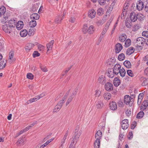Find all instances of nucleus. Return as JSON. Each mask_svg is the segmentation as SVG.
Masks as SVG:
<instances>
[{
  "label": "nucleus",
  "mask_w": 148,
  "mask_h": 148,
  "mask_svg": "<svg viewBox=\"0 0 148 148\" xmlns=\"http://www.w3.org/2000/svg\"><path fill=\"white\" fill-rule=\"evenodd\" d=\"M114 85L115 86H118L120 84V80L117 77L115 78L113 82Z\"/></svg>",
  "instance_id": "28"
},
{
  "label": "nucleus",
  "mask_w": 148,
  "mask_h": 148,
  "mask_svg": "<svg viewBox=\"0 0 148 148\" xmlns=\"http://www.w3.org/2000/svg\"><path fill=\"white\" fill-rule=\"evenodd\" d=\"M144 115V113L143 111H140L137 115L136 118L140 119L142 118Z\"/></svg>",
  "instance_id": "39"
},
{
  "label": "nucleus",
  "mask_w": 148,
  "mask_h": 148,
  "mask_svg": "<svg viewBox=\"0 0 148 148\" xmlns=\"http://www.w3.org/2000/svg\"><path fill=\"white\" fill-rule=\"evenodd\" d=\"M27 31L25 29L21 31L20 33V35L21 37H25L27 34Z\"/></svg>",
  "instance_id": "34"
},
{
  "label": "nucleus",
  "mask_w": 148,
  "mask_h": 148,
  "mask_svg": "<svg viewBox=\"0 0 148 148\" xmlns=\"http://www.w3.org/2000/svg\"><path fill=\"white\" fill-rule=\"evenodd\" d=\"M125 25L128 28H130L132 27L131 23L129 19H127L125 20Z\"/></svg>",
  "instance_id": "33"
},
{
  "label": "nucleus",
  "mask_w": 148,
  "mask_h": 148,
  "mask_svg": "<svg viewBox=\"0 0 148 148\" xmlns=\"http://www.w3.org/2000/svg\"><path fill=\"white\" fill-rule=\"evenodd\" d=\"M145 74L148 76V67L144 71Z\"/></svg>",
  "instance_id": "64"
},
{
  "label": "nucleus",
  "mask_w": 148,
  "mask_h": 148,
  "mask_svg": "<svg viewBox=\"0 0 148 148\" xmlns=\"http://www.w3.org/2000/svg\"><path fill=\"white\" fill-rule=\"evenodd\" d=\"M95 148H99L100 146V140L96 139L94 143Z\"/></svg>",
  "instance_id": "31"
},
{
  "label": "nucleus",
  "mask_w": 148,
  "mask_h": 148,
  "mask_svg": "<svg viewBox=\"0 0 148 148\" xmlns=\"http://www.w3.org/2000/svg\"><path fill=\"white\" fill-rule=\"evenodd\" d=\"M95 95L96 97H99L100 96L101 94V92L100 90H96L95 91Z\"/></svg>",
  "instance_id": "55"
},
{
  "label": "nucleus",
  "mask_w": 148,
  "mask_h": 148,
  "mask_svg": "<svg viewBox=\"0 0 148 148\" xmlns=\"http://www.w3.org/2000/svg\"><path fill=\"white\" fill-rule=\"evenodd\" d=\"M38 49L39 51H42L44 49V47L41 45H39L38 46Z\"/></svg>",
  "instance_id": "48"
},
{
  "label": "nucleus",
  "mask_w": 148,
  "mask_h": 148,
  "mask_svg": "<svg viewBox=\"0 0 148 148\" xmlns=\"http://www.w3.org/2000/svg\"><path fill=\"white\" fill-rule=\"evenodd\" d=\"M103 97L105 100H108L111 99V95L109 92L105 93L103 95Z\"/></svg>",
  "instance_id": "26"
},
{
  "label": "nucleus",
  "mask_w": 148,
  "mask_h": 148,
  "mask_svg": "<svg viewBox=\"0 0 148 148\" xmlns=\"http://www.w3.org/2000/svg\"><path fill=\"white\" fill-rule=\"evenodd\" d=\"M6 63V60H4L0 62V69H2L5 67Z\"/></svg>",
  "instance_id": "30"
},
{
  "label": "nucleus",
  "mask_w": 148,
  "mask_h": 148,
  "mask_svg": "<svg viewBox=\"0 0 148 148\" xmlns=\"http://www.w3.org/2000/svg\"><path fill=\"white\" fill-rule=\"evenodd\" d=\"M78 140V139L74 138L69 146V148H75L74 147L75 145L76 144Z\"/></svg>",
  "instance_id": "22"
},
{
  "label": "nucleus",
  "mask_w": 148,
  "mask_h": 148,
  "mask_svg": "<svg viewBox=\"0 0 148 148\" xmlns=\"http://www.w3.org/2000/svg\"><path fill=\"white\" fill-rule=\"evenodd\" d=\"M119 73L120 76L122 77H123L125 76L126 72L125 70L122 68L120 70Z\"/></svg>",
  "instance_id": "38"
},
{
  "label": "nucleus",
  "mask_w": 148,
  "mask_h": 148,
  "mask_svg": "<svg viewBox=\"0 0 148 148\" xmlns=\"http://www.w3.org/2000/svg\"><path fill=\"white\" fill-rule=\"evenodd\" d=\"M145 93V91L142 93L139 94L138 96V98L143 99V96Z\"/></svg>",
  "instance_id": "52"
},
{
  "label": "nucleus",
  "mask_w": 148,
  "mask_h": 148,
  "mask_svg": "<svg viewBox=\"0 0 148 148\" xmlns=\"http://www.w3.org/2000/svg\"><path fill=\"white\" fill-rule=\"evenodd\" d=\"M6 12V8L4 6H2L0 8V12L2 14H3Z\"/></svg>",
  "instance_id": "42"
},
{
  "label": "nucleus",
  "mask_w": 148,
  "mask_h": 148,
  "mask_svg": "<svg viewBox=\"0 0 148 148\" xmlns=\"http://www.w3.org/2000/svg\"><path fill=\"white\" fill-rule=\"evenodd\" d=\"M136 122H133V123L132 124L131 128L132 129H133L135 127L136 125Z\"/></svg>",
  "instance_id": "61"
},
{
  "label": "nucleus",
  "mask_w": 148,
  "mask_h": 148,
  "mask_svg": "<svg viewBox=\"0 0 148 148\" xmlns=\"http://www.w3.org/2000/svg\"><path fill=\"white\" fill-rule=\"evenodd\" d=\"M54 43V41L53 40H52L49 43L47 44V53L49 51L51 50Z\"/></svg>",
  "instance_id": "14"
},
{
  "label": "nucleus",
  "mask_w": 148,
  "mask_h": 148,
  "mask_svg": "<svg viewBox=\"0 0 148 148\" xmlns=\"http://www.w3.org/2000/svg\"><path fill=\"white\" fill-rule=\"evenodd\" d=\"M142 15L141 14H138L137 15L134 12H132L130 15V17L131 21L132 22H135L137 20L139 16Z\"/></svg>",
  "instance_id": "4"
},
{
  "label": "nucleus",
  "mask_w": 148,
  "mask_h": 148,
  "mask_svg": "<svg viewBox=\"0 0 148 148\" xmlns=\"http://www.w3.org/2000/svg\"><path fill=\"white\" fill-rule=\"evenodd\" d=\"M142 36L146 37H148V31H144L142 33Z\"/></svg>",
  "instance_id": "56"
},
{
  "label": "nucleus",
  "mask_w": 148,
  "mask_h": 148,
  "mask_svg": "<svg viewBox=\"0 0 148 148\" xmlns=\"http://www.w3.org/2000/svg\"><path fill=\"white\" fill-rule=\"evenodd\" d=\"M125 113L126 115L127 116H130L131 114V110L127 109Z\"/></svg>",
  "instance_id": "58"
},
{
  "label": "nucleus",
  "mask_w": 148,
  "mask_h": 148,
  "mask_svg": "<svg viewBox=\"0 0 148 148\" xmlns=\"http://www.w3.org/2000/svg\"><path fill=\"white\" fill-rule=\"evenodd\" d=\"M105 89L107 91H110L112 90L113 86L112 84L109 82L106 83L105 85Z\"/></svg>",
  "instance_id": "7"
},
{
  "label": "nucleus",
  "mask_w": 148,
  "mask_h": 148,
  "mask_svg": "<svg viewBox=\"0 0 148 148\" xmlns=\"http://www.w3.org/2000/svg\"><path fill=\"white\" fill-rule=\"evenodd\" d=\"M73 98H72L71 97H70L67 100V101H66V106H67L72 101V99Z\"/></svg>",
  "instance_id": "59"
},
{
  "label": "nucleus",
  "mask_w": 148,
  "mask_h": 148,
  "mask_svg": "<svg viewBox=\"0 0 148 148\" xmlns=\"http://www.w3.org/2000/svg\"><path fill=\"white\" fill-rule=\"evenodd\" d=\"M98 81L100 83L104 84L106 82L104 76L102 75L100 76L98 79Z\"/></svg>",
  "instance_id": "25"
},
{
  "label": "nucleus",
  "mask_w": 148,
  "mask_h": 148,
  "mask_svg": "<svg viewBox=\"0 0 148 148\" xmlns=\"http://www.w3.org/2000/svg\"><path fill=\"white\" fill-rule=\"evenodd\" d=\"M34 34V30L32 28H30L29 29L28 32V35L31 36H33Z\"/></svg>",
  "instance_id": "45"
},
{
  "label": "nucleus",
  "mask_w": 148,
  "mask_h": 148,
  "mask_svg": "<svg viewBox=\"0 0 148 148\" xmlns=\"http://www.w3.org/2000/svg\"><path fill=\"white\" fill-rule=\"evenodd\" d=\"M104 20L103 19L102 20H99L97 21V24L98 26H99L100 25H103L104 23Z\"/></svg>",
  "instance_id": "53"
},
{
  "label": "nucleus",
  "mask_w": 148,
  "mask_h": 148,
  "mask_svg": "<svg viewBox=\"0 0 148 148\" xmlns=\"http://www.w3.org/2000/svg\"><path fill=\"white\" fill-rule=\"evenodd\" d=\"M124 102L126 104H129V106H131L133 103L134 99L129 95H126L124 97Z\"/></svg>",
  "instance_id": "3"
},
{
  "label": "nucleus",
  "mask_w": 148,
  "mask_h": 148,
  "mask_svg": "<svg viewBox=\"0 0 148 148\" xmlns=\"http://www.w3.org/2000/svg\"><path fill=\"white\" fill-rule=\"evenodd\" d=\"M122 45L120 43L116 44L115 46V51L116 53H119L122 49Z\"/></svg>",
  "instance_id": "9"
},
{
  "label": "nucleus",
  "mask_w": 148,
  "mask_h": 148,
  "mask_svg": "<svg viewBox=\"0 0 148 148\" xmlns=\"http://www.w3.org/2000/svg\"><path fill=\"white\" fill-rule=\"evenodd\" d=\"M131 40L130 39H127L125 41V47H129L131 44Z\"/></svg>",
  "instance_id": "36"
},
{
  "label": "nucleus",
  "mask_w": 148,
  "mask_h": 148,
  "mask_svg": "<svg viewBox=\"0 0 148 148\" xmlns=\"http://www.w3.org/2000/svg\"><path fill=\"white\" fill-rule=\"evenodd\" d=\"M26 140L25 137H21L16 142V145H23L24 144V142Z\"/></svg>",
  "instance_id": "10"
},
{
  "label": "nucleus",
  "mask_w": 148,
  "mask_h": 148,
  "mask_svg": "<svg viewBox=\"0 0 148 148\" xmlns=\"http://www.w3.org/2000/svg\"><path fill=\"white\" fill-rule=\"evenodd\" d=\"M127 74L131 77H133L134 76V74L133 73L132 71L130 70H127Z\"/></svg>",
  "instance_id": "46"
},
{
  "label": "nucleus",
  "mask_w": 148,
  "mask_h": 148,
  "mask_svg": "<svg viewBox=\"0 0 148 148\" xmlns=\"http://www.w3.org/2000/svg\"><path fill=\"white\" fill-rule=\"evenodd\" d=\"M82 133V131L79 130V127H77L75 131L74 137L77 139H78Z\"/></svg>",
  "instance_id": "5"
},
{
  "label": "nucleus",
  "mask_w": 148,
  "mask_h": 148,
  "mask_svg": "<svg viewBox=\"0 0 148 148\" xmlns=\"http://www.w3.org/2000/svg\"><path fill=\"white\" fill-rule=\"evenodd\" d=\"M125 58V55L123 53H121L119 55L118 57V59L120 61L123 60Z\"/></svg>",
  "instance_id": "40"
},
{
  "label": "nucleus",
  "mask_w": 148,
  "mask_h": 148,
  "mask_svg": "<svg viewBox=\"0 0 148 148\" xmlns=\"http://www.w3.org/2000/svg\"><path fill=\"white\" fill-rule=\"evenodd\" d=\"M62 18H61L60 16H59L57 17L55 19V22L57 23H60L62 19Z\"/></svg>",
  "instance_id": "44"
},
{
  "label": "nucleus",
  "mask_w": 148,
  "mask_h": 148,
  "mask_svg": "<svg viewBox=\"0 0 148 148\" xmlns=\"http://www.w3.org/2000/svg\"><path fill=\"white\" fill-rule=\"evenodd\" d=\"M6 18L5 17V21H4L5 23L3 25L2 28L3 31L6 33L10 34L12 30V29L14 27L16 26V22L14 20H10L8 22L6 21Z\"/></svg>",
  "instance_id": "1"
},
{
  "label": "nucleus",
  "mask_w": 148,
  "mask_h": 148,
  "mask_svg": "<svg viewBox=\"0 0 148 148\" xmlns=\"http://www.w3.org/2000/svg\"><path fill=\"white\" fill-rule=\"evenodd\" d=\"M114 73L113 69H109L108 71L107 74L108 76L110 78L113 77Z\"/></svg>",
  "instance_id": "19"
},
{
  "label": "nucleus",
  "mask_w": 148,
  "mask_h": 148,
  "mask_svg": "<svg viewBox=\"0 0 148 148\" xmlns=\"http://www.w3.org/2000/svg\"><path fill=\"white\" fill-rule=\"evenodd\" d=\"M128 123V121L127 119H124L122 121L121 127L123 129L125 130L128 128L129 126Z\"/></svg>",
  "instance_id": "8"
},
{
  "label": "nucleus",
  "mask_w": 148,
  "mask_h": 148,
  "mask_svg": "<svg viewBox=\"0 0 148 148\" xmlns=\"http://www.w3.org/2000/svg\"><path fill=\"white\" fill-rule=\"evenodd\" d=\"M107 30L108 29H107V28H104L103 29L101 35H102L103 36H104V35L107 32Z\"/></svg>",
  "instance_id": "60"
},
{
  "label": "nucleus",
  "mask_w": 148,
  "mask_h": 148,
  "mask_svg": "<svg viewBox=\"0 0 148 148\" xmlns=\"http://www.w3.org/2000/svg\"><path fill=\"white\" fill-rule=\"evenodd\" d=\"M135 49L134 48L131 47L128 48L127 50L126 53L128 55H130L133 53Z\"/></svg>",
  "instance_id": "24"
},
{
  "label": "nucleus",
  "mask_w": 148,
  "mask_h": 148,
  "mask_svg": "<svg viewBox=\"0 0 148 148\" xmlns=\"http://www.w3.org/2000/svg\"><path fill=\"white\" fill-rule=\"evenodd\" d=\"M27 78L32 80L34 78V75L32 73H29L27 74Z\"/></svg>",
  "instance_id": "49"
},
{
  "label": "nucleus",
  "mask_w": 148,
  "mask_h": 148,
  "mask_svg": "<svg viewBox=\"0 0 148 148\" xmlns=\"http://www.w3.org/2000/svg\"><path fill=\"white\" fill-rule=\"evenodd\" d=\"M148 106V101L145 100L143 101V103L140 107L141 110H144L147 108Z\"/></svg>",
  "instance_id": "17"
},
{
  "label": "nucleus",
  "mask_w": 148,
  "mask_h": 148,
  "mask_svg": "<svg viewBox=\"0 0 148 148\" xmlns=\"http://www.w3.org/2000/svg\"><path fill=\"white\" fill-rule=\"evenodd\" d=\"M16 25L17 29L21 30L23 28L24 24L22 21H18L17 23L16 22Z\"/></svg>",
  "instance_id": "16"
},
{
  "label": "nucleus",
  "mask_w": 148,
  "mask_h": 148,
  "mask_svg": "<svg viewBox=\"0 0 148 148\" xmlns=\"http://www.w3.org/2000/svg\"><path fill=\"white\" fill-rule=\"evenodd\" d=\"M88 28L87 24H85L83 26L82 29V32L84 34H86L87 32V30Z\"/></svg>",
  "instance_id": "43"
},
{
  "label": "nucleus",
  "mask_w": 148,
  "mask_h": 148,
  "mask_svg": "<svg viewBox=\"0 0 148 148\" xmlns=\"http://www.w3.org/2000/svg\"><path fill=\"white\" fill-rule=\"evenodd\" d=\"M35 101L34 99L33 98L30 99L27 103V104H29V103H31Z\"/></svg>",
  "instance_id": "62"
},
{
  "label": "nucleus",
  "mask_w": 148,
  "mask_h": 148,
  "mask_svg": "<svg viewBox=\"0 0 148 148\" xmlns=\"http://www.w3.org/2000/svg\"><path fill=\"white\" fill-rule=\"evenodd\" d=\"M34 46V44L32 43L27 44L25 49L26 51H29L30 49H32L33 47Z\"/></svg>",
  "instance_id": "29"
},
{
  "label": "nucleus",
  "mask_w": 148,
  "mask_h": 148,
  "mask_svg": "<svg viewBox=\"0 0 148 148\" xmlns=\"http://www.w3.org/2000/svg\"><path fill=\"white\" fill-rule=\"evenodd\" d=\"M110 107L111 109L114 110L117 108V106L116 103L114 101L110 102L109 104Z\"/></svg>",
  "instance_id": "13"
},
{
  "label": "nucleus",
  "mask_w": 148,
  "mask_h": 148,
  "mask_svg": "<svg viewBox=\"0 0 148 148\" xmlns=\"http://www.w3.org/2000/svg\"><path fill=\"white\" fill-rule=\"evenodd\" d=\"M102 136V133L99 130L96 133L95 135V138L96 139L99 140L101 138Z\"/></svg>",
  "instance_id": "18"
},
{
  "label": "nucleus",
  "mask_w": 148,
  "mask_h": 148,
  "mask_svg": "<svg viewBox=\"0 0 148 148\" xmlns=\"http://www.w3.org/2000/svg\"><path fill=\"white\" fill-rule=\"evenodd\" d=\"M124 65L127 68H129L131 67V64L130 62L128 61H125L123 63Z\"/></svg>",
  "instance_id": "35"
},
{
  "label": "nucleus",
  "mask_w": 148,
  "mask_h": 148,
  "mask_svg": "<svg viewBox=\"0 0 148 148\" xmlns=\"http://www.w3.org/2000/svg\"><path fill=\"white\" fill-rule=\"evenodd\" d=\"M61 108V107H60L59 105H57L55 107V109H54L53 112H57L58 111L60 110Z\"/></svg>",
  "instance_id": "50"
},
{
  "label": "nucleus",
  "mask_w": 148,
  "mask_h": 148,
  "mask_svg": "<svg viewBox=\"0 0 148 148\" xmlns=\"http://www.w3.org/2000/svg\"><path fill=\"white\" fill-rule=\"evenodd\" d=\"M39 17V15L37 13L33 14L30 16L31 19L35 20L38 19Z\"/></svg>",
  "instance_id": "23"
},
{
  "label": "nucleus",
  "mask_w": 148,
  "mask_h": 148,
  "mask_svg": "<svg viewBox=\"0 0 148 148\" xmlns=\"http://www.w3.org/2000/svg\"><path fill=\"white\" fill-rule=\"evenodd\" d=\"M95 30V29L94 26L91 25L88 28L87 31L88 34H92L94 32Z\"/></svg>",
  "instance_id": "15"
},
{
  "label": "nucleus",
  "mask_w": 148,
  "mask_h": 148,
  "mask_svg": "<svg viewBox=\"0 0 148 148\" xmlns=\"http://www.w3.org/2000/svg\"><path fill=\"white\" fill-rule=\"evenodd\" d=\"M103 9L101 8H99L97 11V14L99 16L103 14Z\"/></svg>",
  "instance_id": "41"
},
{
  "label": "nucleus",
  "mask_w": 148,
  "mask_h": 148,
  "mask_svg": "<svg viewBox=\"0 0 148 148\" xmlns=\"http://www.w3.org/2000/svg\"><path fill=\"white\" fill-rule=\"evenodd\" d=\"M136 7L137 9L139 11L143 9L144 7V4L141 1L139 0L137 3Z\"/></svg>",
  "instance_id": "12"
},
{
  "label": "nucleus",
  "mask_w": 148,
  "mask_h": 148,
  "mask_svg": "<svg viewBox=\"0 0 148 148\" xmlns=\"http://www.w3.org/2000/svg\"><path fill=\"white\" fill-rule=\"evenodd\" d=\"M145 42L146 43V40L145 38L142 37L138 38L136 42V47L139 48L138 49L139 50H141L142 48V46L143 45Z\"/></svg>",
  "instance_id": "2"
},
{
  "label": "nucleus",
  "mask_w": 148,
  "mask_h": 148,
  "mask_svg": "<svg viewBox=\"0 0 148 148\" xmlns=\"http://www.w3.org/2000/svg\"><path fill=\"white\" fill-rule=\"evenodd\" d=\"M36 22L35 20H32L29 23V26L31 28L35 27L36 26Z\"/></svg>",
  "instance_id": "32"
},
{
  "label": "nucleus",
  "mask_w": 148,
  "mask_h": 148,
  "mask_svg": "<svg viewBox=\"0 0 148 148\" xmlns=\"http://www.w3.org/2000/svg\"><path fill=\"white\" fill-rule=\"evenodd\" d=\"M121 65L119 64H116L114 65L113 70L115 74L117 75L119 74L120 70L121 69Z\"/></svg>",
  "instance_id": "6"
},
{
  "label": "nucleus",
  "mask_w": 148,
  "mask_h": 148,
  "mask_svg": "<svg viewBox=\"0 0 148 148\" xmlns=\"http://www.w3.org/2000/svg\"><path fill=\"white\" fill-rule=\"evenodd\" d=\"M127 36L125 34H122L119 36V39L120 41L124 42L127 38Z\"/></svg>",
  "instance_id": "21"
},
{
  "label": "nucleus",
  "mask_w": 148,
  "mask_h": 148,
  "mask_svg": "<svg viewBox=\"0 0 148 148\" xmlns=\"http://www.w3.org/2000/svg\"><path fill=\"white\" fill-rule=\"evenodd\" d=\"M144 10L146 12H148V2L147 3L145 6Z\"/></svg>",
  "instance_id": "63"
},
{
  "label": "nucleus",
  "mask_w": 148,
  "mask_h": 148,
  "mask_svg": "<svg viewBox=\"0 0 148 148\" xmlns=\"http://www.w3.org/2000/svg\"><path fill=\"white\" fill-rule=\"evenodd\" d=\"M96 107L98 109H101L103 106V103L101 101H98L96 102Z\"/></svg>",
  "instance_id": "20"
},
{
  "label": "nucleus",
  "mask_w": 148,
  "mask_h": 148,
  "mask_svg": "<svg viewBox=\"0 0 148 148\" xmlns=\"http://www.w3.org/2000/svg\"><path fill=\"white\" fill-rule=\"evenodd\" d=\"M41 69L44 72H46L48 70L46 67L40 66Z\"/></svg>",
  "instance_id": "57"
},
{
  "label": "nucleus",
  "mask_w": 148,
  "mask_h": 148,
  "mask_svg": "<svg viewBox=\"0 0 148 148\" xmlns=\"http://www.w3.org/2000/svg\"><path fill=\"white\" fill-rule=\"evenodd\" d=\"M14 56V53L12 52H10L9 53V62H11L12 59L13 58Z\"/></svg>",
  "instance_id": "54"
},
{
  "label": "nucleus",
  "mask_w": 148,
  "mask_h": 148,
  "mask_svg": "<svg viewBox=\"0 0 148 148\" xmlns=\"http://www.w3.org/2000/svg\"><path fill=\"white\" fill-rule=\"evenodd\" d=\"M96 14V12L94 9H92L89 11L88 12V16L91 18H94Z\"/></svg>",
  "instance_id": "11"
},
{
  "label": "nucleus",
  "mask_w": 148,
  "mask_h": 148,
  "mask_svg": "<svg viewBox=\"0 0 148 148\" xmlns=\"http://www.w3.org/2000/svg\"><path fill=\"white\" fill-rule=\"evenodd\" d=\"M67 95H65L64 97L62 98V99L58 103V105H59V106L62 107L63 103H64V101L66 98Z\"/></svg>",
  "instance_id": "37"
},
{
  "label": "nucleus",
  "mask_w": 148,
  "mask_h": 148,
  "mask_svg": "<svg viewBox=\"0 0 148 148\" xmlns=\"http://www.w3.org/2000/svg\"><path fill=\"white\" fill-rule=\"evenodd\" d=\"M141 81L142 82V85L145 86L148 84V79L144 77H141Z\"/></svg>",
  "instance_id": "27"
},
{
  "label": "nucleus",
  "mask_w": 148,
  "mask_h": 148,
  "mask_svg": "<svg viewBox=\"0 0 148 148\" xmlns=\"http://www.w3.org/2000/svg\"><path fill=\"white\" fill-rule=\"evenodd\" d=\"M98 2L99 4L101 5H103L106 3V0H98Z\"/></svg>",
  "instance_id": "47"
},
{
  "label": "nucleus",
  "mask_w": 148,
  "mask_h": 148,
  "mask_svg": "<svg viewBox=\"0 0 148 148\" xmlns=\"http://www.w3.org/2000/svg\"><path fill=\"white\" fill-rule=\"evenodd\" d=\"M40 54L36 51H35L33 53V56L34 58L36 57L39 56H40Z\"/></svg>",
  "instance_id": "51"
}]
</instances>
